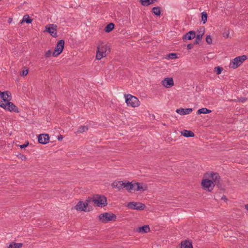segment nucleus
Instances as JSON below:
<instances>
[{"label":"nucleus","instance_id":"nucleus-10","mask_svg":"<svg viewBox=\"0 0 248 248\" xmlns=\"http://www.w3.org/2000/svg\"><path fill=\"white\" fill-rule=\"evenodd\" d=\"M75 209L77 211L90 212V211L92 210L93 208L91 207V209L90 208L87 209L84 202L81 201H80L75 206Z\"/></svg>","mask_w":248,"mask_h":248},{"label":"nucleus","instance_id":"nucleus-50","mask_svg":"<svg viewBox=\"0 0 248 248\" xmlns=\"http://www.w3.org/2000/svg\"><path fill=\"white\" fill-rule=\"evenodd\" d=\"M222 200H227V198L225 196H223V197L221 198Z\"/></svg>","mask_w":248,"mask_h":248},{"label":"nucleus","instance_id":"nucleus-39","mask_svg":"<svg viewBox=\"0 0 248 248\" xmlns=\"http://www.w3.org/2000/svg\"><path fill=\"white\" fill-rule=\"evenodd\" d=\"M169 57L171 59L177 58V55L176 53H170L169 55Z\"/></svg>","mask_w":248,"mask_h":248},{"label":"nucleus","instance_id":"nucleus-7","mask_svg":"<svg viewBox=\"0 0 248 248\" xmlns=\"http://www.w3.org/2000/svg\"><path fill=\"white\" fill-rule=\"evenodd\" d=\"M127 207L132 210L142 211L145 209L146 206L144 204L139 202H131L128 203Z\"/></svg>","mask_w":248,"mask_h":248},{"label":"nucleus","instance_id":"nucleus-24","mask_svg":"<svg viewBox=\"0 0 248 248\" xmlns=\"http://www.w3.org/2000/svg\"><path fill=\"white\" fill-rule=\"evenodd\" d=\"M32 21V19H31L28 15H25L22 18L21 23L23 22H26L27 24H31Z\"/></svg>","mask_w":248,"mask_h":248},{"label":"nucleus","instance_id":"nucleus-30","mask_svg":"<svg viewBox=\"0 0 248 248\" xmlns=\"http://www.w3.org/2000/svg\"><path fill=\"white\" fill-rule=\"evenodd\" d=\"M4 94H6L7 97H11V93L9 91H4V92H2L0 91V97L3 101L6 100V99H5V97H4Z\"/></svg>","mask_w":248,"mask_h":248},{"label":"nucleus","instance_id":"nucleus-1","mask_svg":"<svg viewBox=\"0 0 248 248\" xmlns=\"http://www.w3.org/2000/svg\"><path fill=\"white\" fill-rule=\"evenodd\" d=\"M110 52L109 46L107 44H104L102 42L97 46L96 58L97 60H101L103 57H106Z\"/></svg>","mask_w":248,"mask_h":248},{"label":"nucleus","instance_id":"nucleus-13","mask_svg":"<svg viewBox=\"0 0 248 248\" xmlns=\"http://www.w3.org/2000/svg\"><path fill=\"white\" fill-rule=\"evenodd\" d=\"M162 84L166 88H170L174 85L172 78H166L162 81Z\"/></svg>","mask_w":248,"mask_h":248},{"label":"nucleus","instance_id":"nucleus-22","mask_svg":"<svg viewBox=\"0 0 248 248\" xmlns=\"http://www.w3.org/2000/svg\"><path fill=\"white\" fill-rule=\"evenodd\" d=\"M124 188H125L126 190L129 191L130 190L134 189L135 187V185L132 184L131 182L125 181L124 182Z\"/></svg>","mask_w":248,"mask_h":248},{"label":"nucleus","instance_id":"nucleus-11","mask_svg":"<svg viewBox=\"0 0 248 248\" xmlns=\"http://www.w3.org/2000/svg\"><path fill=\"white\" fill-rule=\"evenodd\" d=\"M49 136L47 134H40L38 137V142L40 144H45L49 142Z\"/></svg>","mask_w":248,"mask_h":248},{"label":"nucleus","instance_id":"nucleus-21","mask_svg":"<svg viewBox=\"0 0 248 248\" xmlns=\"http://www.w3.org/2000/svg\"><path fill=\"white\" fill-rule=\"evenodd\" d=\"M181 135L185 137H193L195 136L194 133L190 130H184L181 131Z\"/></svg>","mask_w":248,"mask_h":248},{"label":"nucleus","instance_id":"nucleus-14","mask_svg":"<svg viewBox=\"0 0 248 248\" xmlns=\"http://www.w3.org/2000/svg\"><path fill=\"white\" fill-rule=\"evenodd\" d=\"M196 37V32L193 31H191L186 33L183 36V39L185 40H190Z\"/></svg>","mask_w":248,"mask_h":248},{"label":"nucleus","instance_id":"nucleus-4","mask_svg":"<svg viewBox=\"0 0 248 248\" xmlns=\"http://www.w3.org/2000/svg\"><path fill=\"white\" fill-rule=\"evenodd\" d=\"M93 202L98 207H104L107 205V198L105 196H100L96 195L95 197L93 198Z\"/></svg>","mask_w":248,"mask_h":248},{"label":"nucleus","instance_id":"nucleus-16","mask_svg":"<svg viewBox=\"0 0 248 248\" xmlns=\"http://www.w3.org/2000/svg\"><path fill=\"white\" fill-rule=\"evenodd\" d=\"M209 177L211 179V180L213 181L214 184H218V181H220V177L219 174L217 172H211L209 174Z\"/></svg>","mask_w":248,"mask_h":248},{"label":"nucleus","instance_id":"nucleus-6","mask_svg":"<svg viewBox=\"0 0 248 248\" xmlns=\"http://www.w3.org/2000/svg\"><path fill=\"white\" fill-rule=\"evenodd\" d=\"M64 46V41L62 39L59 40L56 44L54 51L52 53L53 57H57L62 52Z\"/></svg>","mask_w":248,"mask_h":248},{"label":"nucleus","instance_id":"nucleus-19","mask_svg":"<svg viewBox=\"0 0 248 248\" xmlns=\"http://www.w3.org/2000/svg\"><path fill=\"white\" fill-rule=\"evenodd\" d=\"M136 232L140 233H147L150 231L149 225H144L136 229Z\"/></svg>","mask_w":248,"mask_h":248},{"label":"nucleus","instance_id":"nucleus-46","mask_svg":"<svg viewBox=\"0 0 248 248\" xmlns=\"http://www.w3.org/2000/svg\"><path fill=\"white\" fill-rule=\"evenodd\" d=\"M5 103H3L2 101H0V107L2 108V105H5Z\"/></svg>","mask_w":248,"mask_h":248},{"label":"nucleus","instance_id":"nucleus-44","mask_svg":"<svg viewBox=\"0 0 248 248\" xmlns=\"http://www.w3.org/2000/svg\"><path fill=\"white\" fill-rule=\"evenodd\" d=\"M20 158L22 160H26L27 159V158L26 157V156L24 155H21Z\"/></svg>","mask_w":248,"mask_h":248},{"label":"nucleus","instance_id":"nucleus-36","mask_svg":"<svg viewBox=\"0 0 248 248\" xmlns=\"http://www.w3.org/2000/svg\"><path fill=\"white\" fill-rule=\"evenodd\" d=\"M51 55H52L51 51L50 50H48L46 52L45 57L46 58H48L51 57Z\"/></svg>","mask_w":248,"mask_h":248},{"label":"nucleus","instance_id":"nucleus-45","mask_svg":"<svg viewBox=\"0 0 248 248\" xmlns=\"http://www.w3.org/2000/svg\"><path fill=\"white\" fill-rule=\"evenodd\" d=\"M58 140L60 141V140H62L63 139V136L61 135H60V136H59L58 137Z\"/></svg>","mask_w":248,"mask_h":248},{"label":"nucleus","instance_id":"nucleus-2","mask_svg":"<svg viewBox=\"0 0 248 248\" xmlns=\"http://www.w3.org/2000/svg\"><path fill=\"white\" fill-rule=\"evenodd\" d=\"M125 102L128 106L133 108L138 107L140 105V101L138 98L130 94L124 95Z\"/></svg>","mask_w":248,"mask_h":248},{"label":"nucleus","instance_id":"nucleus-34","mask_svg":"<svg viewBox=\"0 0 248 248\" xmlns=\"http://www.w3.org/2000/svg\"><path fill=\"white\" fill-rule=\"evenodd\" d=\"M247 100V98L245 97H238L237 99H233L232 101L235 102H245Z\"/></svg>","mask_w":248,"mask_h":248},{"label":"nucleus","instance_id":"nucleus-3","mask_svg":"<svg viewBox=\"0 0 248 248\" xmlns=\"http://www.w3.org/2000/svg\"><path fill=\"white\" fill-rule=\"evenodd\" d=\"M116 216L112 213L108 212L101 214L99 216V218L103 223H107L110 221H115Z\"/></svg>","mask_w":248,"mask_h":248},{"label":"nucleus","instance_id":"nucleus-41","mask_svg":"<svg viewBox=\"0 0 248 248\" xmlns=\"http://www.w3.org/2000/svg\"><path fill=\"white\" fill-rule=\"evenodd\" d=\"M194 45H195V44H194V43H193V44H191H191H188V45H187V49H192V48L193 47V46H194Z\"/></svg>","mask_w":248,"mask_h":248},{"label":"nucleus","instance_id":"nucleus-23","mask_svg":"<svg viewBox=\"0 0 248 248\" xmlns=\"http://www.w3.org/2000/svg\"><path fill=\"white\" fill-rule=\"evenodd\" d=\"M115 27V25L113 23H110L108 24L104 29V31L106 32H109L112 31Z\"/></svg>","mask_w":248,"mask_h":248},{"label":"nucleus","instance_id":"nucleus-49","mask_svg":"<svg viewBox=\"0 0 248 248\" xmlns=\"http://www.w3.org/2000/svg\"><path fill=\"white\" fill-rule=\"evenodd\" d=\"M4 97H5V99H8V98H9V97H7V96L6 95V94H4ZM10 97V98L11 99V97Z\"/></svg>","mask_w":248,"mask_h":248},{"label":"nucleus","instance_id":"nucleus-15","mask_svg":"<svg viewBox=\"0 0 248 248\" xmlns=\"http://www.w3.org/2000/svg\"><path fill=\"white\" fill-rule=\"evenodd\" d=\"M193 111L191 108H180L176 109V112L181 115H186L190 113Z\"/></svg>","mask_w":248,"mask_h":248},{"label":"nucleus","instance_id":"nucleus-43","mask_svg":"<svg viewBox=\"0 0 248 248\" xmlns=\"http://www.w3.org/2000/svg\"><path fill=\"white\" fill-rule=\"evenodd\" d=\"M220 181H218V184L217 183H215V186L216 185L217 186V187L219 188H222V185L220 183Z\"/></svg>","mask_w":248,"mask_h":248},{"label":"nucleus","instance_id":"nucleus-37","mask_svg":"<svg viewBox=\"0 0 248 248\" xmlns=\"http://www.w3.org/2000/svg\"><path fill=\"white\" fill-rule=\"evenodd\" d=\"M206 41L208 44H211L212 43V39L210 35H207L206 37Z\"/></svg>","mask_w":248,"mask_h":248},{"label":"nucleus","instance_id":"nucleus-33","mask_svg":"<svg viewBox=\"0 0 248 248\" xmlns=\"http://www.w3.org/2000/svg\"><path fill=\"white\" fill-rule=\"evenodd\" d=\"M141 4L144 6H147L151 4V0H140Z\"/></svg>","mask_w":248,"mask_h":248},{"label":"nucleus","instance_id":"nucleus-47","mask_svg":"<svg viewBox=\"0 0 248 248\" xmlns=\"http://www.w3.org/2000/svg\"><path fill=\"white\" fill-rule=\"evenodd\" d=\"M157 0H151V4L154 3L155 2H157Z\"/></svg>","mask_w":248,"mask_h":248},{"label":"nucleus","instance_id":"nucleus-25","mask_svg":"<svg viewBox=\"0 0 248 248\" xmlns=\"http://www.w3.org/2000/svg\"><path fill=\"white\" fill-rule=\"evenodd\" d=\"M211 112V110L205 108H203L200 109H199L197 112V114H208Z\"/></svg>","mask_w":248,"mask_h":248},{"label":"nucleus","instance_id":"nucleus-17","mask_svg":"<svg viewBox=\"0 0 248 248\" xmlns=\"http://www.w3.org/2000/svg\"><path fill=\"white\" fill-rule=\"evenodd\" d=\"M124 182H123V181H115L112 183L111 186L113 188H116L119 191H120L124 187Z\"/></svg>","mask_w":248,"mask_h":248},{"label":"nucleus","instance_id":"nucleus-38","mask_svg":"<svg viewBox=\"0 0 248 248\" xmlns=\"http://www.w3.org/2000/svg\"><path fill=\"white\" fill-rule=\"evenodd\" d=\"M28 72H29L28 69L24 70L21 72L20 75L22 77H25L28 74Z\"/></svg>","mask_w":248,"mask_h":248},{"label":"nucleus","instance_id":"nucleus-42","mask_svg":"<svg viewBox=\"0 0 248 248\" xmlns=\"http://www.w3.org/2000/svg\"><path fill=\"white\" fill-rule=\"evenodd\" d=\"M222 35L224 38H228L229 36V32H224L223 33Z\"/></svg>","mask_w":248,"mask_h":248},{"label":"nucleus","instance_id":"nucleus-8","mask_svg":"<svg viewBox=\"0 0 248 248\" xmlns=\"http://www.w3.org/2000/svg\"><path fill=\"white\" fill-rule=\"evenodd\" d=\"M247 59V56L245 55L236 57L233 59L232 62V68L233 69H236L239 67Z\"/></svg>","mask_w":248,"mask_h":248},{"label":"nucleus","instance_id":"nucleus-9","mask_svg":"<svg viewBox=\"0 0 248 248\" xmlns=\"http://www.w3.org/2000/svg\"><path fill=\"white\" fill-rule=\"evenodd\" d=\"M202 186L204 189L210 192L213 189L215 184L213 181L208 179H204L202 180Z\"/></svg>","mask_w":248,"mask_h":248},{"label":"nucleus","instance_id":"nucleus-18","mask_svg":"<svg viewBox=\"0 0 248 248\" xmlns=\"http://www.w3.org/2000/svg\"><path fill=\"white\" fill-rule=\"evenodd\" d=\"M135 185V187L134 189L136 191H145L147 189V186L146 184H143V183H136L134 184Z\"/></svg>","mask_w":248,"mask_h":248},{"label":"nucleus","instance_id":"nucleus-32","mask_svg":"<svg viewBox=\"0 0 248 248\" xmlns=\"http://www.w3.org/2000/svg\"><path fill=\"white\" fill-rule=\"evenodd\" d=\"M88 130V127L87 126H81L78 129L77 131L78 133H82L84 132H85Z\"/></svg>","mask_w":248,"mask_h":248},{"label":"nucleus","instance_id":"nucleus-48","mask_svg":"<svg viewBox=\"0 0 248 248\" xmlns=\"http://www.w3.org/2000/svg\"><path fill=\"white\" fill-rule=\"evenodd\" d=\"M245 208L248 211V204L245 205Z\"/></svg>","mask_w":248,"mask_h":248},{"label":"nucleus","instance_id":"nucleus-29","mask_svg":"<svg viewBox=\"0 0 248 248\" xmlns=\"http://www.w3.org/2000/svg\"><path fill=\"white\" fill-rule=\"evenodd\" d=\"M203 34H204V31L202 33L198 34L197 35H196V37H195L196 39L194 42V44H196V45L199 44L200 43V41L202 40V36L203 35Z\"/></svg>","mask_w":248,"mask_h":248},{"label":"nucleus","instance_id":"nucleus-28","mask_svg":"<svg viewBox=\"0 0 248 248\" xmlns=\"http://www.w3.org/2000/svg\"><path fill=\"white\" fill-rule=\"evenodd\" d=\"M152 12L155 16H160L161 15L160 7L158 6L153 7Z\"/></svg>","mask_w":248,"mask_h":248},{"label":"nucleus","instance_id":"nucleus-26","mask_svg":"<svg viewBox=\"0 0 248 248\" xmlns=\"http://www.w3.org/2000/svg\"><path fill=\"white\" fill-rule=\"evenodd\" d=\"M22 243H16L15 242L11 243L7 248H20L22 247Z\"/></svg>","mask_w":248,"mask_h":248},{"label":"nucleus","instance_id":"nucleus-27","mask_svg":"<svg viewBox=\"0 0 248 248\" xmlns=\"http://www.w3.org/2000/svg\"><path fill=\"white\" fill-rule=\"evenodd\" d=\"M93 198H92L91 197H89L86 200V201L84 202V203L87 207V209L90 208H92V206L90 205L91 203H93Z\"/></svg>","mask_w":248,"mask_h":248},{"label":"nucleus","instance_id":"nucleus-40","mask_svg":"<svg viewBox=\"0 0 248 248\" xmlns=\"http://www.w3.org/2000/svg\"><path fill=\"white\" fill-rule=\"evenodd\" d=\"M29 142L27 141L25 142V143L20 145V147L21 149L25 148L27 147L29 145Z\"/></svg>","mask_w":248,"mask_h":248},{"label":"nucleus","instance_id":"nucleus-12","mask_svg":"<svg viewBox=\"0 0 248 248\" xmlns=\"http://www.w3.org/2000/svg\"><path fill=\"white\" fill-rule=\"evenodd\" d=\"M53 26V24H49L48 26L46 27V31L49 32L52 37H56L57 36V26H55V28H54Z\"/></svg>","mask_w":248,"mask_h":248},{"label":"nucleus","instance_id":"nucleus-31","mask_svg":"<svg viewBox=\"0 0 248 248\" xmlns=\"http://www.w3.org/2000/svg\"><path fill=\"white\" fill-rule=\"evenodd\" d=\"M207 17V14L206 12L204 11L201 13L202 21L203 22V24H205L206 22Z\"/></svg>","mask_w":248,"mask_h":248},{"label":"nucleus","instance_id":"nucleus-5","mask_svg":"<svg viewBox=\"0 0 248 248\" xmlns=\"http://www.w3.org/2000/svg\"><path fill=\"white\" fill-rule=\"evenodd\" d=\"M10 100L11 98H9V99L3 101L5 104L2 105V108L10 112H19L18 108L13 102H10Z\"/></svg>","mask_w":248,"mask_h":248},{"label":"nucleus","instance_id":"nucleus-35","mask_svg":"<svg viewBox=\"0 0 248 248\" xmlns=\"http://www.w3.org/2000/svg\"><path fill=\"white\" fill-rule=\"evenodd\" d=\"M223 70V68L220 66H217L215 67L214 71L216 73L217 75H219L221 73Z\"/></svg>","mask_w":248,"mask_h":248},{"label":"nucleus","instance_id":"nucleus-20","mask_svg":"<svg viewBox=\"0 0 248 248\" xmlns=\"http://www.w3.org/2000/svg\"><path fill=\"white\" fill-rule=\"evenodd\" d=\"M181 248H193L192 242L189 240L182 241L181 243Z\"/></svg>","mask_w":248,"mask_h":248}]
</instances>
